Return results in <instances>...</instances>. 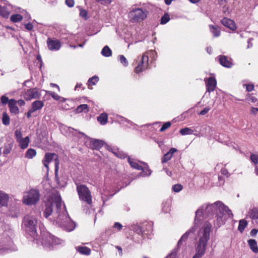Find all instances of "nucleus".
I'll list each match as a JSON object with an SVG mask.
<instances>
[{"instance_id":"1","label":"nucleus","mask_w":258,"mask_h":258,"mask_svg":"<svg viewBox=\"0 0 258 258\" xmlns=\"http://www.w3.org/2000/svg\"><path fill=\"white\" fill-rule=\"evenodd\" d=\"M45 218L56 222L58 226L68 231H73L76 224L69 217L65 205L62 206L60 196L53 194L49 196L45 202L43 210Z\"/></svg>"},{"instance_id":"2","label":"nucleus","mask_w":258,"mask_h":258,"mask_svg":"<svg viewBox=\"0 0 258 258\" xmlns=\"http://www.w3.org/2000/svg\"><path fill=\"white\" fill-rule=\"evenodd\" d=\"M204 216L207 218H213L214 227L217 229L224 224L228 218H232L233 215L229 208L220 201L213 204H204L196 212L195 222L200 220Z\"/></svg>"},{"instance_id":"3","label":"nucleus","mask_w":258,"mask_h":258,"mask_svg":"<svg viewBox=\"0 0 258 258\" xmlns=\"http://www.w3.org/2000/svg\"><path fill=\"white\" fill-rule=\"evenodd\" d=\"M211 228V223L206 222L199 230L198 240L196 244V253L192 258H201L205 254L208 241L210 239Z\"/></svg>"},{"instance_id":"4","label":"nucleus","mask_w":258,"mask_h":258,"mask_svg":"<svg viewBox=\"0 0 258 258\" xmlns=\"http://www.w3.org/2000/svg\"><path fill=\"white\" fill-rule=\"evenodd\" d=\"M37 223L36 219L32 216L27 215L23 218L22 226L25 229L27 238L30 240L37 239Z\"/></svg>"},{"instance_id":"5","label":"nucleus","mask_w":258,"mask_h":258,"mask_svg":"<svg viewBox=\"0 0 258 258\" xmlns=\"http://www.w3.org/2000/svg\"><path fill=\"white\" fill-rule=\"evenodd\" d=\"M148 11L141 8H133L128 14V18L132 23H139L145 20L147 16Z\"/></svg>"},{"instance_id":"6","label":"nucleus","mask_w":258,"mask_h":258,"mask_svg":"<svg viewBox=\"0 0 258 258\" xmlns=\"http://www.w3.org/2000/svg\"><path fill=\"white\" fill-rule=\"evenodd\" d=\"M76 190L80 200L90 205L92 203V195L89 188L85 184L76 183Z\"/></svg>"},{"instance_id":"7","label":"nucleus","mask_w":258,"mask_h":258,"mask_svg":"<svg viewBox=\"0 0 258 258\" xmlns=\"http://www.w3.org/2000/svg\"><path fill=\"white\" fill-rule=\"evenodd\" d=\"M17 249L10 237L7 236L0 238V255L9 251H16Z\"/></svg>"},{"instance_id":"8","label":"nucleus","mask_w":258,"mask_h":258,"mask_svg":"<svg viewBox=\"0 0 258 258\" xmlns=\"http://www.w3.org/2000/svg\"><path fill=\"white\" fill-rule=\"evenodd\" d=\"M63 240L52 235L50 233H47L43 235L42 240V244L44 247L51 249L54 246L61 244Z\"/></svg>"},{"instance_id":"9","label":"nucleus","mask_w":258,"mask_h":258,"mask_svg":"<svg viewBox=\"0 0 258 258\" xmlns=\"http://www.w3.org/2000/svg\"><path fill=\"white\" fill-rule=\"evenodd\" d=\"M40 194L38 190L31 189L23 197V203L27 205L36 204L39 200Z\"/></svg>"},{"instance_id":"10","label":"nucleus","mask_w":258,"mask_h":258,"mask_svg":"<svg viewBox=\"0 0 258 258\" xmlns=\"http://www.w3.org/2000/svg\"><path fill=\"white\" fill-rule=\"evenodd\" d=\"M137 66L135 69V72L137 74L147 69L149 65L148 57L146 54H143L141 57H139L137 59Z\"/></svg>"},{"instance_id":"11","label":"nucleus","mask_w":258,"mask_h":258,"mask_svg":"<svg viewBox=\"0 0 258 258\" xmlns=\"http://www.w3.org/2000/svg\"><path fill=\"white\" fill-rule=\"evenodd\" d=\"M128 229L130 230H133L136 234L139 236L138 239L135 240L136 242L138 243H140L142 241V239L145 237L144 233H146L144 226H142V224L140 225L138 224L131 225V226H128Z\"/></svg>"},{"instance_id":"12","label":"nucleus","mask_w":258,"mask_h":258,"mask_svg":"<svg viewBox=\"0 0 258 258\" xmlns=\"http://www.w3.org/2000/svg\"><path fill=\"white\" fill-rule=\"evenodd\" d=\"M53 159L54 161V164H56V160L58 163V165L59 164L57 155L55 153L49 152L45 153L44 157L42 160V163L44 167L47 169V171L49 170V163L51 162ZM54 165L55 166V165Z\"/></svg>"},{"instance_id":"13","label":"nucleus","mask_w":258,"mask_h":258,"mask_svg":"<svg viewBox=\"0 0 258 258\" xmlns=\"http://www.w3.org/2000/svg\"><path fill=\"white\" fill-rule=\"evenodd\" d=\"M41 94L37 88L28 89L25 93L24 97L26 100H31L33 99H39Z\"/></svg>"},{"instance_id":"14","label":"nucleus","mask_w":258,"mask_h":258,"mask_svg":"<svg viewBox=\"0 0 258 258\" xmlns=\"http://www.w3.org/2000/svg\"><path fill=\"white\" fill-rule=\"evenodd\" d=\"M46 42L48 49L51 51H57L61 47L60 41L55 38H48Z\"/></svg>"},{"instance_id":"15","label":"nucleus","mask_w":258,"mask_h":258,"mask_svg":"<svg viewBox=\"0 0 258 258\" xmlns=\"http://www.w3.org/2000/svg\"><path fill=\"white\" fill-rule=\"evenodd\" d=\"M194 226L188 229L180 238L177 243V246L179 247L182 244V242L185 241L188 237L193 233H194L198 229V223L197 222H195Z\"/></svg>"},{"instance_id":"16","label":"nucleus","mask_w":258,"mask_h":258,"mask_svg":"<svg viewBox=\"0 0 258 258\" xmlns=\"http://www.w3.org/2000/svg\"><path fill=\"white\" fill-rule=\"evenodd\" d=\"M114 119H115V121L118 122L120 124H122L126 125L128 127H132L133 126H138L137 124L134 123L133 121L130 120L122 116H120L118 114L115 115L114 117Z\"/></svg>"},{"instance_id":"17","label":"nucleus","mask_w":258,"mask_h":258,"mask_svg":"<svg viewBox=\"0 0 258 258\" xmlns=\"http://www.w3.org/2000/svg\"><path fill=\"white\" fill-rule=\"evenodd\" d=\"M200 131L201 132V137H208L209 139L211 138L214 132V129L207 124L202 125Z\"/></svg>"},{"instance_id":"18","label":"nucleus","mask_w":258,"mask_h":258,"mask_svg":"<svg viewBox=\"0 0 258 258\" xmlns=\"http://www.w3.org/2000/svg\"><path fill=\"white\" fill-rule=\"evenodd\" d=\"M142 163L143 164V166H141L139 169V170H141L142 172L138 174V177L149 176L152 172V170L149 168L147 163L145 162H142Z\"/></svg>"},{"instance_id":"19","label":"nucleus","mask_w":258,"mask_h":258,"mask_svg":"<svg viewBox=\"0 0 258 258\" xmlns=\"http://www.w3.org/2000/svg\"><path fill=\"white\" fill-rule=\"evenodd\" d=\"M219 62L221 66L225 68H231L233 66V63L231 58L225 55H220L218 56Z\"/></svg>"},{"instance_id":"20","label":"nucleus","mask_w":258,"mask_h":258,"mask_svg":"<svg viewBox=\"0 0 258 258\" xmlns=\"http://www.w3.org/2000/svg\"><path fill=\"white\" fill-rule=\"evenodd\" d=\"M207 91L209 92L214 91L217 85V81L215 78L210 77L206 81Z\"/></svg>"},{"instance_id":"21","label":"nucleus","mask_w":258,"mask_h":258,"mask_svg":"<svg viewBox=\"0 0 258 258\" xmlns=\"http://www.w3.org/2000/svg\"><path fill=\"white\" fill-rule=\"evenodd\" d=\"M104 142L102 140L98 139H91L89 147L93 150H99L104 145Z\"/></svg>"},{"instance_id":"22","label":"nucleus","mask_w":258,"mask_h":258,"mask_svg":"<svg viewBox=\"0 0 258 258\" xmlns=\"http://www.w3.org/2000/svg\"><path fill=\"white\" fill-rule=\"evenodd\" d=\"M58 163L56 161L55 164V169L54 170L55 181L59 186L61 187H64L67 185V181L65 179L61 180L59 179L58 177Z\"/></svg>"},{"instance_id":"23","label":"nucleus","mask_w":258,"mask_h":258,"mask_svg":"<svg viewBox=\"0 0 258 258\" xmlns=\"http://www.w3.org/2000/svg\"><path fill=\"white\" fill-rule=\"evenodd\" d=\"M221 23L224 26L227 27L233 31L236 29V26L234 22L231 19L224 17L221 20Z\"/></svg>"},{"instance_id":"24","label":"nucleus","mask_w":258,"mask_h":258,"mask_svg":"<svg viewBox=\"0 0 258 258\" xmlns=\"http://www.w3.org/2000/svg\"><path fill=\"white\" fill-rule=\"evenodd\" d=\"M9 107L11 113L17 114L19 112V109L17 106V101L14 99H11L9 101Z\"/></svg>"},{"instance_id":"25","label":"nucleus","mask_w":258,"mask_h":258,"mask_svg":"<svg viewBox=\"0 0 258 258\" xmlns=\"http://www.w3.org/2000/svg\"><path fill=\"white\" fill-rule=\"evenodd\" d=\"M9 200V195L0 190V207H7Z\"/></svg>"},{"instance_id":"26","label":"nucleus","mask_w":258,"mask_h":258,"mask_svg":"<svg viewBox=\"0 0 258 258\" xmlns=\"http://www.w3.org/2000/svg\"><path fill=\"white\" fill-rule=\"evenodd\" d=\"M64 129L71 133L73 136H76L78 138L85 137L88 138L87 136L83 133L78 131L77 130L74 129L72 127L64 126Z\"/></svg>"},{"instance_id":"27","label":"nucleus","mask_w":258,"mask_h":258,"mask_svg":"<svg viewBox=\"0 0 258 258\" xmlns=\"http://www.w3.org/2000/svg\"><path fill=\"white\" fill-rule=\"evenodd\" d=\"M247 243L251 249L255 253H258V246L257 242L255 239H250L247 240Z\"/></svg>"},{"instance_id":"28","label":"nucleus","mask_w":258,"mask_h":258,"mask_svg":"<svg viewBox=\"0 0 258 258\" xmlns=\"http://www.w3.org/2000/svg\"><path fill=\"white\" fill-rule=\"evenodd\" d=\"M76 250L81 254L89 255L91 253V249L88 247L78 246L76 247Z\"/></svg>"},{"instance_id":"29","label":"nucleus","mask_w":258,"mask_h":258,"mask_svg":"<svg viewBox=\"0 0 258 258\" xmlns=\"http://www.w3.org/2000/svg\"><path fill=\"white\" fill-rule=\"evenodd\" d=\"M44 102L41 100H36L32 102L31 108L35 112L41 109L44 106Z\"/></svg>"},{"instance_id":"30","label":"nucleus","mask_w":258,"mask_h":258,"mask_svg":"<svg viewBox=\"0 0 258 258\" xmlns=\"http://www.w3.org/2000/svg\"><path fill=\"white\" fill-rule=\"evenodd\" d=\"M97 121L101 125H105L108 121V115L106 113H101L97 117Z\"/></svg>"},{"instance_id":"31","label":"nucleus","mask_w":258,"mask_h":258,"mask_svg":"<svg viewBox=\"0 0 258 258\" xmlns=\"http://www.w3.org/2000/svg\"><path fill=\"white\" fill-rule=\"evenodd\" d=\"M146 233H144V236L151 234L153 231V224L151 222H145L142 223Z\"/></svg>"},{"instance_id":"32","label":"nucleus","mask_w":258,"mask_h":258,"mask_svg":"<svg viewBox=\"0 0 258 258\" xmlns=\"http://www.w3.org/2000/svg\"><path fill=\"white\" fill-rule=\"evenodd\" d=\"M47 93L53 99L56 101H59L60 102H64L68 100L67 98L60 96L54 92L48 91Z\"/></svg>"},{"instance_id":"33","label":"nucleus","mask_w":258,"mask_h":258,"mask_svg":"<svg viewBox=\"0 0 258 258\" xmlns=\"http://www.w3.org/2000/svg\"><path fill=\"white\" fill-rule=\"evenodd\" d=\"M127 161L131 167L133 168L139 170L141 167V166L139 164L137 160L134 158H132L130 156H128L127 158Z\"/></svg>"},{"instance_id":"34","label":"nucleus","mask_w":258,"mask_h":258,"mask_svg":"<svg viewBox=\"0 0 258 258\" xmlns=\"http://www.w3.org/2000/svg\"><path fill=\"white\" fill-rule=\"evenodd\" d=\"M89 111V106L86 104H81L77 106L76 109V112L77 113H80L82 112L87 113Z\"/></svg>"},{"instance_id":"35","label":"nucleus","mask_w":258,"mask_h":258,"mask_svg":"<svg viewBox=\"0 0 258 258\" xmlns=\"http://www.w3.org/2000/svg\"><path fill=\"white\" fill-rule=\"evenodd\" d=\"M29 142V137L28 136H27L25 138H24L21 140H20L18 143H19V146L22 149H25L28 147Z\"/></svg>"},{"instance_id":"36","label":"nucleus","mask_w":258,"mask_h":258,"mask_svg":"<svg viewBox=\"0 0 258 258\" xmlns=\"http://www.w3.org/2000/svg\"><path fill=\"white\" fill-rule=\"evenodd\" d=\"M209 28L214 37H217L220 35V30L218 26L210 25Z\"/></svg>"},{"instance_id":"37","label":"nucleus","mask_w":258,"mask_h":258,"mask_svg":"<svg viewBox=\"0 0 258 258\" xmlns=\"http://www.w3.org/2000/svg\"><path fill=\"white\" fill-rule=\"evenodd\" d=\"M101 54L104 57H110L112 55V52L111 49L107 46H105L101 51Z\"/></svg>"},{"instance_id":"38","label":"nucleus","mask_w":258,"mask_h":258,"mask_svg":"<svg viewBox=\"0 0 258 258\" xmlns=\"http://www.w3.org/2000/svg\"><path fill=\"white\" fill-rule=\"evenodd\" d=\"M9 15L10 10L8 9V7L0 6V16L4 18H8Z\"/></svg>"},{"instance_id":"39","label":"nucleus","mask_w":258,"mask_h":258,"mask_svg":"<svg viewBox=\"0 0 258 258\" xmlns=\"http://www.w3.org/2000/svg\"><path fill=\"white\" fill-rule=\"evenodd\" d=\"M249 216L252 220L256 221V222L258 223V209L254 208L250 210L249 212Z\"/></svg>"},{"instance_id":"40","label":"nucleus","mask_w":258,"mask_h":258,"mask_svg":"<svg viewBox=\"0 0 258 258\" xmlns=\"http://www.w3.org/2000/svg\"><path fill=\"white\" fill-rule=\"evenodd\" d=\"M222 11L225 16H229L232 13L233 9L231 6L226 5L223 7Z\"/></svg>"},{"instance_id":"41","label":"nucleus","mask_w":258,"mask_h":258,"mask_svg":"<svg viewBox=\"0 0 258 258\" xmlns=\"http://www.w3.org/2000/svg\"><path fill=\"white\" fill-rule=\"evenodd\" d=\"M13 144L12 143L5 144L3 151V153L4 155V156H7L11 152L13 148Z\"/></svg>"},{"instance_id":"42","label":"nucleus","mask_w":258,"mask_h":258,"mask_svg":"<svg viewBox=\"0 0 258 258\" xmlns=\"http://www.w3.org/2000/svg\"><path fill=\"white\" fill-rule=\"evenodd\" d=\"M75 36L73 34H69L65 36H63L61 38V40L65 43H70L73 42L75 40Z\"/></svg>"},{"instance_id":"43","label":"nucleus","mask_w":258,"mask_h":258,"mask_svg":"<svg viewBox=\"0 0 258 258\" xmlns=\"http://www.w3.org/2000/svg\"><path fill=\"white\" fill-rule=\"evenodd\" d=\"M144 54L147 55L148 59L150 57L153 60H156L157 57V53L154 50H150L146 52Z\"/></svg>"},{"instance_id":"44","label":"nucleus","mask_w":258,"mask_h":258,"mask_svg":"<svg viewBox=\"0 0 258 258\" xmlns=\"http://www.w3.org/2000/svg\"><path fill=\"white\" fill-rule=\"evenodd\" d=\"M36 155V151L35 149L30 148L26 152L25 157L28 159H32Z\"/></svg>"},{"instance_id":"45","label":"nucleus","mask_w":258,"mask_h":258,"mask_svg":"<svg viewBox=\"0 0 258 258\" xmlns=\"http://www.w3.org/2000/svg\"><path fill=\"white\" fill-rule=\"evenodd\" d=\"M194 131L189 127H184L179 131L180 134L182 136L192 135Z\"/></svg>"},{"instance_id":"46","label":"nucleus","mask_w":258,"mask_h":258,"mask_svg":"<svg viewBox=\"0 0 258 258\" xmlns=\"http://www.w3.org/2000/svg\"><path fill=\"white\" fill-rule=\"evenodd\" d=\"M2 122L5 125H8L10 123V117L6 112L2 114Z\"/></svg>"},{"instance_id":"47","label":"nucleus","mask_w":258,"mask_h":258,"mask_svg":"<svg viewBox=\"0 0 258 258\" xmlns=\"http://www.w3.org/2000/svg\"><path fill=\"white\" fill-rule=\"evenodd\" d=\"M247 222L245 220H244V219L240 220L239 221V225H238V230L241 233H242L243 231H244L245 228L247 226Z\"/></svg>"},{"instance_id":"48","label":"nucleus","mask_w":258,"mask_h":258,"mask_svg":"<svg viewBox=\"0 0 258 258\" xmlns=\"http://www.w3.org/2000/svg\"><path fill=\"white\" fill-rule=\"evenodd\" d=\"M99 78L97 76H94L89 79L87 82L88 85H95L99 81Z\"/></svg>"},{"instance_id":"49","label":"nucleus","mask_w":258,"mask_h":258,"mask_svg":"<svg viewBox=\"0 0 258 258\" xmlns=\"http://www.w3.org/2000/svg\"><path fill=\"white\" fill-rule=\"evenodd\" d=\"M114 194H110L109 195H107V194H106L105 193V192L104 193H102V196H101V199H102V201L103 202V206H104L106 204V203L109 200H110V199L112 198V197H113V196L114 195Z\"/></svg>"},{"instance_id":"50","label":"nucleus","mask_w":258,"mask_h":258,"mask_svg":"<svg viewBox=\"0 0 258 258\" xmlns=\"http://www.w3.org/2000/svg\"><path fill=\"white\" fill-rule=\"evenodd\" d=\"M117 60L125 67L128 66V62L127 59L123 55H119L117 56Z\"/></svg>"},{"instance_id":"51","label":"nucleus","mask_w":258,"mask_h":258,"mask_svg":"<svg viewBox=\"0 0 258 258\" xmlns=\"http://www.w3.org/2000/svg\"><path fill=\"white\" fill-rule=\"evenodd\" d=\"M22 18V16L20 14H14L11 16L10 20L13 22L17 23L20 22Z\"/></svg>"},{"instance_id":"52","label":"nucleus","mask_w":258,"mask_h":258,"mask_svg":"<svg viewBox=\"0 0 258 258\" xmlns=\"http://www.w3.org/2000/svg\"><path fill=\"white\" fill-rule=\"evenodd\" d=\"M116 155L115 156L121 159H125V158H128L127 154L123 152L122 151H120L118 150H116L115 151Z\"/></svg>"},{"instance_id":"53","label":"nucleus","mask_w":258,"mask_h":258,"mask_svg":"<svg viewBox=\"0 0 258 258\" xmlns=\"http://www.w3.org/2000/svg\"><path fill=\"white\" fill-rule=\"evenodd\" d=\"M169 20V15L167 13H165L161 18L160 24L162 25L165 24L168 22Z\"/></svg>"},{"instance_id":"54","label":"nucleus","mask_w":258,"mask_h":258,"mask_svg":"<svg viewBox=\"0 0 258 258\" xmlns=\"http://www.w3.org/2000/svg\"><path fill=\"white\" fill-rule=\"evenodd\" d=\"M79 11L80 16L84 18L85 20H87L88 19V12L86 10L83 9L82 8H80Z\"/></svg>"},{"instance_id":"55","label":"nucleus","mask_w":258,"mask_h":258,"mask_svg":"<svg viewBox=\"0 0 258 258\" xmlns=\"http://www.w3.org/2000/svg\"><path fill=\"white\" fill-rule=\"evenodd\" d=\"M177 250V248L173 249L165 258H178Z\"/></svg>"},{"instance_id":"56","label":"nucleus","mask_w":258,"mask_h":258,"mask_svg":"<svg viewBox=\"0 0 258 258\" xmlns=\"http://www.w3.org/2000/svg\"><path fill=\"white\" fill-rule=\"evenodd\" d=\"M183 188V186L180 184H176L174 185L172 187V190L175 192H178L181 191Z\"/></svg>"},{"instance_id":"57","label":"nucleus","mask_w":258,"mask_h":258,"mask_svg":"<svg viewBox=\"0 0 258 258\" xmlns=\"http://www.w3.org/2000/svg\"><path fill=\"white\" fill-rule=\"evenodd\" d=\"M15 135L16 138L17 142H18L24 138L22 137V134L21 131L17 130L15 132Z\"/></svg>"},{"instance_id":"58","label":"nucleus","mask_w":258,"mask_h":258,"mask_svg":"<svg viewBox=\"0 0 258 258\" xmlns=\"http://www.w3.org/2000/svg\"><path fill=\"white\" fill-rule=\"evenodd\" d=\"M172 157V156L168 152L162 158V162L164 163L168 162Z\"/></svg>"},{"instance_id":"59","label":"nucleus","mask_w":258,"mask_h":258,"mask_svg":"<svg viewBox=\"0 0 258 258\" xmlns=\"http://www.w3.org/2000/svg\"><path fill=\"white\" fill-rule=\"evenodd\" d=\"M171 122L170 121H167V122H166L164 123V124H163V125L162 126V127L160 129V132H164L166 129L169 128L171 126Z\"/></svg>"},{"instance_id":"60","label":"nucleus","mask_w":258,"mask_h":258,"mask_svg":"<svg viewBox=\"0 0 258 258\" xmlns=\"http://www.w3.org/2000/svg\"><path fill=\"white\" fill-rule=\"evenodd\" d=\"M201 127V126H196L193 130L194 131V134L192 135H195L197 137H201V132L200 131V128Z\"/></svg>"},{"instance_id":"61","label":"nucleus","mask_w":258,"mask_h":258,"mask_svg":"<svg viewBox=\"0 0 258 258\" xmlns=\"http://www.w3.org/2000/svg\"><path fill=\"white\" fill-rule=\"evenodd\" d=\"M250 160L255 164L258 163V155L251 154L250 155Z\"/></svg>"},{"instance_id":"62","label":"nucleus","mask_w":258,"mask_h":258,"mask_svg":"<svg viewBox=\"0 0 258 258\" xmlns=\"http://www.w3.org/2000/svg\"><path fill=\"white\" fill-rule=\"evenodd\" d=\"M1 100L3 104L6 105L7 103H9L10 100L8 97L6 96L5 95H3L1 98Z\"/></svg>"},{"instance_id":"63","label":"nucleus","mask_w":258,"mask_h":258,"mask_svg":"<svg viewBox=\"0 0 258 258\" xmlns=\"http://www.w3.org/2000/svg\"><path fill=\"white\" fill-rule=\"evenodd\" d=\"M113 227L118 231H120L122 229L123 226L119 222H116L114 223Z\"/></svg>"},{"instance_id":"64","label":"nucleus","mask_w":258,"mask_h":258,"mask_svg":"<svg viewBox=\"0 0 258 258\" xmlns=\"http://www.w3.org/2000/svg\"><path fill=\"white\" fill-rule=\"evenodd\" d=\"M243 86L244 87H245L246 91L248 92H251L254 89V85L253 84H244Z\"/></svg>"}]
</instances>
